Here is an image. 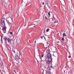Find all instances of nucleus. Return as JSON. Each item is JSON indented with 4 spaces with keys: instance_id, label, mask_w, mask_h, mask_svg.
<instances>
[{
    "instance_id": "nucleus-37",
    "label": "nucleus",
    "mask_w": 74,
    "mask_h": 74,
    "mask_svg": "<svg viewBox=\"0 0 74 74\" xmlns=\"http://www.w3.org/2000/svg\"><path fill=\"white\" fill-rule=\"evenodd\" d=\"M14 72H15V73H16V72H15V71H14Z\"/></svg>"
},
{
    "instance_id": "nucleus-35",
    "label": "nucleus",
    "mask_w": 74,
    "mask_h": 74,
    "mask_svg": "<svg viewBox=\"0 0 74 74\" xmlns=\"http://www.w3.org/2000/svg\"><path fill=\"white\" fill-rule=\"evenodd\" d=\"M8 23H10V22H9V21H8Z\"/></svg>"
},
{
    "instance_id": "nucleus-20",
    "label": "nucleus",
    "mask_w": 74,
    "mask_h": 74,
    "mask_svg": "<svg viewBox=\"0 0 74 74\" xmlns=\"http://www.w3.org/2000/svg\"><path fill=\"white\" fill-rule=\"evenodd\" d=\"M42 37H43V39H45V40H46V38H45V37L44 36H42Z\"/></svg>"
},
{
    "instance_id": "nucleus-32",
    "label": "nucleus",
    "mask_w": 74,
    "mask_h": 74,
    "mask_svg": "<svg viewBox=\"0 0 74 74\" xmlns=\"http://www.w3.org/2000/svg\"><path fill=\"white\" fill-rule=\"evenodd\" d=\"M14 53H15V51H14Z\"/></svg>"
},
{
    "instance_id": "nucleus-14",
    "label": "nucleus",
    "mask_w": 74,
    "mask_h": 74,
    "mask_svg": "<svg viewBox=\"0 0 74 74\" xmlns=\"http://www.w3.org/2000/svg\"><path fill=\"white\" fill-rule=\"evenodd\" d=\"M4 39L5 40V41H7H7L8 40V39L6 37H5L4 38Z\"/></svg>"
},
{
    "instance_id": "nucleus-38",
    "label": "nucleus",
    "mask_w": 74,
    "mask_h": 74,
    "mask_svg": "<svg viewBox=\"0 0 74 74\" xmlns=\"http://www.w3.org/2000/svg\"><path fill=\"white\" fill-rule=\"evenodd\" d=\"M64 73H65V71H64Z\"/></svg>"
},
{
    "instance_id": "nucleus-25",
    "label": "nucleus",
    "mask_w": 74,
    "mask_h": 74,
    "mask_svg": "<svg viewBox=\"0 0 74 74\" xmlns=\"http://www.w3.org/2000/svg\"><path fill=\"white\" fill-rule=\"evenodd\" d=\"M41 38L42 39H43V37L42 36H40Z\"/></svg>"
},
{
    "instance_id": "nucleus-24",
    "label": "nucleus",
    "mask_w": 74,
    "mask_h": 74,
    "mask_svg": "<svg viewBox=\"0 0 74 74\" xmlns=\"http://www.w3.org/2000/svg\"><path fill=\"white\" fill-rule=\"evenodd\" d=\"M0 64H3V62L2 61H1V62L0 63Z\"/></svg>"
},
{
    "instance_id": "nucleus-9",
    "label": "nucleus",
    "mask_w": 74,
    "mask_h": 74,
    "mask_svg": "<svg viewBox=\"0 0 74 74\" xmlns=\"http://www.w3.org/2000/svg\"><path fill=\"white\" fill-rule=\"evenodd\" d=\"M46 74H52V73H51V72H49L47 71Z\"/></svg>"
},
{
    "instance_id": "nucleus-23",
    "label": "nucleus",
    "mask_w": 74,
    "mask_h": 74,
    "mask_svg": "<svg viewBox=\"0 0 74 74\" xmlns=\"http://www.w3.org/2000/svg\"><path fill=\"white\" fill-rule=\"evenodd\" d=\"M45 19H48V18H47V17H45Z\"/></svg>"
},
{
    "instance_id": "nucleus-11",
    "label": "nucleus",
    "mask_w": 74,
    "mask_h": 74,
    "mask_svg": "<svg viewBox=\"0 0 74 74\" xmlns=\"http://www.w3.org/2000/svg\"><path fill=\"white\" fill-rule=\"evenodd\" d=\"M18 60L19 63H21L22 62V60H21V59L19 58Z\"/></svg>"
},
{
    "instance_id": "nucleus-39",
    "label": "nucleus",
    "mask_w": 74,
    "mask_h": 74,
    "mask_svg": "<svg viewBox=\"0 0 74 74\" xmlns=\"http://www.w3.org/2000/svg\"><path fill=\"white\" fill-rule=\"evenodd\" d=\"M3 71V72H4H4H5V71Z\"/></svg>"
},
{
    "instance_id": "nucleus-42",
    "label": "nucleus",
    "mask_w": 74,
    "mask_h": 74,
    "mask_svg": "<svg viewBox=\"0 0 74 74\" xmlns=\"http://www.w3.org/2000/svg\"><path fill=\"white\" fill-rule=\"evenodd\" d=\"M42 12H43V10H42Z\"/></svg>"
},
{
    "instance_id": "nucleus-30",
    "label": "nucleus",
    "mask_w": 74,
    "mask_h": 74,
    "mask_svg": "<svg viewBox=\"0 0 74 74\" xmlns=\"http://www.w3.org/2000/svg\"><path fill=\"white\" fill-rule=\"evenodd\" d=\"M56 23V22L55 21V22H54V23Z\"/></svg>"
},
{
    "instance_id": "nucleus-4",
    "label": "nucleus",
    "mask_w": 74,
    "mask_h": 74,
    "mask_svg": "<svg viewBox=\"0 0 74 74\" xmlns=\"http://www.w3.org/2000/svg\"><path fill=\"white\" fill-rule=\"evenodd\" d=\"M8 41L9 44H11V41H12V40H11V39L8 38Z\"/></svg>"
},
{
    "instance_id": "nucleus-22",
    "label": "nucleus",
    "mask_w": 74,
    "mask_h": 74,
    "mask_svg": "<svg viewBox=\"0 0 74 74\" xmlns=\"http://www.w3.org/2000/svg\"><path fill=\"white\" fill-rule=\"evenodd\" d=\"M48 14L49 15V16H50V12H49L48 13Z\"/></svg>"
},
{
    "instance_id": "nucleus-28",
    "label": "nucleus",
    "mask_w": 74,
    "mask_h": 74,
    "mask_svg": "<svg viewBox=\"0 0 74 74\" xmlns=\"http://www.w3.org/2000/svg\"><path fill=\"white\" fill-rule=\"evenodd\" d=\"M42 5H44V3H42Z\"/></svg>"
},
{
    "instance_id": "nucleus-16",
    "label": "nucleus",
    "mask_w": 74,
    "mask_h": 74,
    "mask_svg": "<svg viewBox=\"0 0 74 74\" xmlns=\"http://www.w3.org/2000/svg\"><path fill=\"white\" fill-rule=\"evenodd\" d=\"M1 42L2 43H3V39H2V36H1Z\"/></svg>"
},
{
    "instance_id": "nucleus-29",
    "label": "nucleus",
    "mask_w": 74,
    "mask_h": 74,
    "mask_svg": "<svg viewBox=\"0 0 74 74\" xmlns=\"http://www.w3.org/2000/svg\"><path fill=\"white\" fill-rule=\"evenodd\" d=\"M50 67H51V68H52V66H51Z\"/></svg>"
},
{
    "instance_id": "nucleus-12",
    "label": "nucleus",
    "mask_w": 74,
    "mask_h": 74,
    "mask_svg": "<svg viewBox=\"0 0 74 74\" xmlns=\"http://www.w3.org/2000/svg\"><path fill=\"white\" fill-rule=\"evenodd\" d=\"M42 59V61H45V60H46V59L44 57V58H43V59Z\"/></svg>"
},
{
    "instance_id": "nucleus-33",
    "label": "nucleus",
    "mask_w": 74,
    "mask_h": 74,
    "mask_svg": "<svg viewBox=\"0 0 74 74\" xmlns=\"http://www.w3.org/2000/svg\"><path fill=\"white\" fill-rule=\"evenodd\" d=\"M53 16V18H54V19H55V17H54V16Z\"/></svg>"
},
{
    "instance_id": "nucleus-2",
    "label": "nucleus",
    "mask_w": 74,
    "mask_h": 74,
    "mask_svg": "<svg viewBox=\"0 0 74 74\" xmlns=\"http://www.w3.org/2000/svg\"><path fill=\"white\" fill-rule=\"evenodd\" d=\"M1 27H2L3 28L6 27H5V22L1 23Z\"/></svg>"
},
{
    "instance_id": "nucleus-3",
    "label": "nucleus",
    "mask_w": 74,
    "mask_h": 74,
    "mask_svg": "<svg viewBox=\"0 0 74 74\" xmlns=\"http://www.w3.org/2000/svg\"><path fill=\"white\" fill-rule=\"evenodd\" d=\"M7 29V27H5V28H2V30L3 31V33H6V29Z\"/></svg>"
},
{
    "instance_id": "nucleus-15",
    "label": "nucleus",
    "mask_w": 74,
    "mask_h": 74,
    "mask_svg": "<svg viewBox=\"0 0 74 74\" xmlns=\"http://www.w3.org/2000/svg\"><path fill=\"white\" fill-rule=\"evenodd\" d=\"M63 37H64V36H65V37H66V34H65V33H63Z\"/></svg>"
},
{
    "instance_id": "nucleus-40",
    "label": "nucleus",
    "mask_w": 74,
    "mask_h": 74,
    "mask_svg": "<svg viewBox=\"0 0 74 74\" xmlns=\"http://www.w3.org/2000/svg\"><path fill=\"white\" fill-rule=\"evenodd\" d=\"M26 26V25H25L24 26Z\"/></svg>"
},
{
    "instance_id": "nucleus-34",
    "label": "nucleus",
    "mask_w": 74,
    "mask_h": 74,
    "mask_svg": "<svg viewBox=\"0 0 74 74\" xmlns=\"http://www.w3.org/2000/svg\"><path fill=\"white\" fill-rule=\"evenodd\" d=\"M8 23H10V22H9V21H8Z\"/></svg>"
},
{
    "instance_id": "nucleus-21",
    "label": "nucleus",
    "mask_w": 74,
    "mask_h": 74,
    "mask_svg": "<svg viewBox=\"0 0 74 74\" xmlns=\"http://www.w3.org/2000/svg\"><path fill=\"white\" fill-rule=\"evenodd\" d=\"M10 34H12V32H10Z\"/></svg>"
},
{
    "instance_id": "nucleus-26",
    "label": "nucleus",
    "mask_w": 74,
    "mask_h": 74,
    "mask_svg": "<svg viewBox=\"0 0 74 74\" xmlns=\"http://www.w3.org/2000/svg\"><path fill=\"white\" fill-rule=\"evenodd\" d=\"M71 58V56H69V58Z\"/></svg>"
},
{
    "instance_id": "nucleus-6",
    "label": "nucleus",
    "mask_w": 74,
    "mask_h": 74,
    "mask_svg": "<svg viewBox=\"0 0 74 74\" xmlns=\"http://www.w3.org/2000/svg\"><path fill=\"white\" fill-rule=\"evenodd\" d=\"M19 57L18 56H16L15 57V59L17 62H18V60H19Z\"/></svg>"
},
{
    "instance_id": "nucleus-36",
    "label": "nucleus",
    "mask_w": 74,
    "mask_h": 74,
    "mask_svg": "<svg viewBox=\"0 0 74 74\" xmlns=\"http://www.w3.org/2000/svg\"><path fill=\"white\" fill-rule=\"evenodd\" d=\"M59 41H58L57 42L58 43H59Z\"/></svg>"
},
{
    "instance_id": "nucleus-5",
    "label": "nucleus",
    "mask_w": 74,
    "mask_h": 74,
    "mask_svg": "<svg viewBox=\"0 0 74 74\" xmlns=\"http://www.w3.org/2000/svg\"><path fill=\"white\" fill-rule=\"evenodd\" d=\"M1 23L5 22L4 21V17L2 18L1 20Z\"/></svg>"
},
{
    "instance_id": "nucleus-27",
    "label": "nucleus",
    "mask_w": 74,
    "mask_h": 74,
    "mask_svg": "<svg viewBox=\"0 0 74 74\" xmlns=\"http://www.w3.org/2000/svg\"><path fill=\"white\" fill-rule=\"evenodd\" d=\"M34 43H35V44H36V41H34Z\"/></svg>"
},
{
    "instance_id": "nucleus-19",
    "label": "nucleus",
    "mask_w": 74,
    "mask_h": 74,
    "mask_svg": "<svg viewBox=\"0 0 74 74\" xmlns=\"http://www.w3.org/2000/svg\"><path fill=\"white\" fill-rule=\"evenodd\" d=\"M3 66V64H0V67H1V66Z\"/></svg>"
},
{
    "instance_id": "nucleus-41",
    "label": "nucleus",
    "mask_w": 74,
    "mask_h": 74,
    "mask_svg": "<svg viewBox=\"0 0 74 74\" xmlns=\"http://www.w3.org/2000/svg\"><path fill=\"white\" fill-rule=\"evenodd\" d=\"M20 28H19V29H20Z\"/></svg>"
},
{
    "instance_id": "nucleus-17",
    "label": "nucleus",
    "mask_w": 74,
    "mask_h": 74,
    "mask_svg": "<svg viewBox=\"0 0 74 74\" xmlns=\"http://www.w3.org/2000/svg\"><path fill=\"white\" fill-rule=\"evenodd\" d=\"M64 37H63L62 39V41H64Z\"/></svg>"
},
{
    "instance_id": "nucleus-1",
    "label": "nucleus",
    "mask_w": 74,
    "mask_h": 74,
    "mask_svg": "<svg viewBox=\"0 0 74 74\" xmlns=\"http://www.w3.org/2000/svg\"><path fill=\"white\" fill-rule=\"evenodd\" d=\"M48 61L46 62V64L47 65L48 67H49L51 65V63L52 62V58L51 56V53H49L47 55Z\"/></svg>"
},
{
    "instance_id": "nucleus-31",
    "label": "nucleus",
    "mask_w": 74,
    "mask_h": 74,
    "mask_svg": "<svg viewBox=\"0 0 74 74\" xmlns=\"http://www.w3.org/2000/svg\"><path fill=\"white\" fill-rule=\"evenodd\" d=\"M7 45V46H9V45L8 44V45Z\"/></svg>"
},
{
    "instance_id": "nucleus-7",
    "label": "nucleus",
    "mask_w": 74,
    "mask_h": 74,
    "mask_svg": "<svg viewBox=\"0 0 74 74\" xmlns=\"http://www.w3.org/2000/svg\"><path fill=\"white\" fill-rule=\"evenodd\" d=\"M47 72H49L50 71V70H51V69H50V68L48 67L47 68Z\"/></svg>"
},
{
    "instance_id": "nucleus-8",
    "label": "nucleus",
    "mask_w": 74,
    "mask_h": 74,
    "mask_svg": "<svg viewBox=\"0 0 74 74\" xmlns=\"http://www.w3.org/2000/svg\"><path fill=\"white\" fill-rule=\"evenodd\" d=\"M33 25H37V23L36 21H34L33 23Z\"/></svg>"
},
{
    "instance_id": "nucleus-13",
    "label": "nucleus",
    "mask_w": 74,
    "mask_h": 74,
    "mask_svg": "<svg viewBox=\"0 0 74 74\" xmlns=\"http://www.w3.org/2000/svg\"><path fill=\"white\" fill-rule=\"evenodd\" d=\"M8 24L9 25L10 27H12V24H11V23H8Z\"/></svg>"
},
{
    "instance_id": "nucleus-18",
    "label": "nucleus",
    "mask_w": 74,
    "mask_h": 74,
    "mask_svg": "<svg viewBox=\"0 0 74 74\" xmlns=\"http://www.w3.org/2000/svg\"><path fill=\"white\" fill-rule=\"evenodd\" d=\"M49 30V29H47L46 31V32H48V31Z\"/></svg>"
},
{
    "instance_id": "nucleus-10",
    "label": "nucleus",
    "mask_w": 74,
    "mask_h": 74,
    "mask_svg": "<svg viewBox=\"0 0 74 74\" xmlns=\"http://www.w3.org/2000/svg\"><path fill=\"white\" fill-rule=\"evenodd\" d=\"M44 53H43L42 56V57L40 58V59H41V60H42V59H43V57H44Z\"/></svg>"
}]
</instances>
